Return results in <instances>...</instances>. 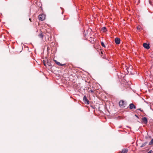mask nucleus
<instances>
[{
  "label": "nucleus",
  "instance_id": "nucleus-1",
  "mask_svg": "<svg viewBox=\"0 0 153 153\" xmlns=\"http://www.w3.org/2000/svg\"><path fill=\"white\" fill-rule=\"evenodd\" d=\"M119 105L121 108H124L125 107L126 104L124 101L121 100L119 102Z\"/></svg>",
  "mask_w": 153,
  "mask_h": 153
},
{
  "label": "nucleus",
  "instance_id": "nucleus-2",
  "mask_svg": "<svg viewBox=\"0 0 153 153\" xmlns=\"http://www.w3.org/2000/svg\"><path fill=\"white\" fill-rule=\"evenodd\" d=\"M38 18L39 20L42 21L45 19V16L44 14H41L39 15Z\"/></svg>",
  "mask_w": 153,
  "mask_h": 153
},
{
  "label": "nucleus",
  "instance_id": "nucleus-3",
  "mask_svg": "<svg viewBox=\"0 0 153 153\" xmlns=\"http://www.w3.org/2000/svg\"><path fill=\"white\" fill-rule=\"evenodd\" d=\"M83 101L85 104H86L87 105L89 104V102L88 100V99L87 98L86 96H85L83 98Z\"/></svg>",
  "mask_w": 153,
  "mask_h": 153
},
{
  "label": "nucleus",
  "instance_id": "nucleus-4",
  "mask_svg": "<svg viewBox=\"0 0 153 153\" xmlns=\"http://www.w3.org/2000/svg\"><path fill=\"white\" fill-rule=\"evenodd\" d=\"M142 123L145 124H146L148 123V120L147 118L146 117H144L142 119Z\"/></svg>",
  "mask_w": 153,
  "mask_h": 153
},
{
  "label": "nucleus",
  "instance_id": "nucleus-5",
  "mask_svg": "<svg viewBox=\"0 0 153 153\" xmlns=\"http://www.w3.org/2000/svg\"><path fill=\"white\" fill-rule=\"evenodd\" d=\"M54 61L55 62L56 64L59 66H64L65 65V64H61L59 62H58L56 60H54Z\"/></svg>",
  "mask_w": 153,
  "mask_h": 153
},
{
  "label": "nucleus",
  "instance_id": "nucleus-6",
  "mask_svg": "<svg viewBox=\"0 0 153 153\" xmlns=\"http://www.w3.org/2000/svg\"><path fill=\"white\" fill-rule=\"evenodd\" d=\"M143 46L144 47V48L147 49H148L150 48L149 45L146 43H143Z\"/></svg>",
  "mask_w": 153,
  "mask_h": 153
},
{
  "label": "nucleus",
  "instance_id": "nucleus-7",
  "mask_svg": "<svg viewBox=\"0 0 153 153\" xmlns=\"http://www.w3.org/2000/svg\"><path fill=\"white\" fill-rule=\"evenodd\" d=\"M115 43L117 44H119L120 43V40L119 38H117L115 39Z\"/></svg>",
  "mask_w": 153,
  "mask_h": 153
},
{
  "label": "nucleus",
  "instance_id": "nucleus-8",
  "mask_svg": "<svg viewBox=\"0 0 153 153\" xmlns=\"http://www.w3.org/2000/svg\"><path fill=\"white\" fill-rule=\"evenodd\" d=\"M129 108L131 109H133V108H135L136 107L135 105L133 104V103L130 104L129 105Z\"/></svg>",
  "mask_w": 153,
  "mask_h": 153
},
{
  "label": "nucleus",
  "instance_id": "nucleus-9",
  "mask_svg": "<svg viewBox=\"0 0 153 153\" xmlns=\"http://www.w3.org/2000/svg\"><path fill=\"white\" fill-rule=\"evenodd\" d=\"M102 31L103 32H105L106 31V28L105 27H103L102 28Z\"/></svg>",
  "mask_w": 153,
  "mask_h": 153
},
{
  "label": "nucleus",
  "instance_id": "nucleus-10",
  "mask_svg": "<svg viewBox=\"0 0 153 153\" xmlns=\"http://www.w3.org/2000/svg\"><path fill=\"white\" fill-rule=\"evenodd\" d=\"M152 144H153V139H152L151 141L149 143V145H151Z\"/></svg>",
  "mask_w": 153,
  "mask_h": 153
},
{
  "label": "nucleus",
  "instance_id": "nucleus-11",
  "mask_svg": "<svg viewBox=\"0 0 153 153\" xmlns=\"http://www.w3.org/2000/svg\"><path fill=\"white\" fill-rule=\"evenodd\" d=\"M39 36L40 38H42V39L43 38V35H42V33H41L40 34Z\"/></svg>",
  "mask_w": 153,
  "mask_h": 153
},
{
  "label": "nucleus",
  "instance_id": "nucleus-12",
  "mask_svg": "<svg viewBox=\"0 0 153 153\" xmlns=\"http://www.w3.org/2000/svg\"><path fill=\"white\" fill-rule=\"evenodd\" d=\"M101 45L102 46V47H104V48L105 47V45H104V43H103V42H101Z\"/></svg>",
  "mask_w": 153,
  "mask_h": 153
},
{
  "label": "nucleus",
  "instance_id": "nucleus-13",
  "mask_svg": "<svg viewBox=\"0 0 153 153\" xmlns=\"http://www.w3.org/2000/svg\"><path fill=\"white\" fill-rule=\"evenodd\" d=\"M47 64L49 66H50L51 65V63L50 62H47Z\"/></svg>",
  "mask_w": 153,
  "mask_h": 153
},
{
  "label": "nucleus",
  "instance_id": "nucleus-14",
  "mask_svg": "<svg viewBox=\"0 0 153 153\" xmlns=\"http://www.w3.org/2000/svg\"><path fill=\"white\" fill-rule=\"evenodd\" d=\"M140 26H138L137 27V28L138 30H140Z\"/></svg>",
  "mask_w": 153,
  "mask_h": 153
},
{
  "label": "nucleus",
  "instance_id": "nucleus-15",
  "mask_svg": "<svg viewBox=\"0 0 153 153\" xmlns=\"http://www.w3.org/2000/svg\"><path fill=\"white\" fill-rule=\"evenodd\" d=\"M152 152V151H149L147 153H151Z\"/></svg>",
  "mask_w": 153,
  "mask_h": 153
},
{
  "label": "nucleus",
  "instance_id": "nucleus-16",
  "mask_svg": "<svg viewBox=\"0 0 153 153\" xmlns=\"http://www.w3.org/2000/svg\"><path fill=\"white\" fill-rule=\"evenodd\" d=\"M43 62V63H44V65H45V66H46V64H45V63L44 62Z\"/></svg>",
  "mask_w": 153,
  "mask_h": 153
},
{
  "label": "nucleus",
  "instance_id": "nucleus-17",
  "mask_svg": "<svg viewBox=\"0 0 153 153\" xmlns=\"http://www.w3.org/2000/svg\"><path fill=\"white\" fill-rule=\"evenodd\" d=\"M29 20L30 21V22H31V19L30 18Z\"/></svg>",
  "mask_w": 153,
  "mask_h": 153
},
{
  "label": "nucleus",
  "instance_id": "nucleus-18",
  "mask_svg": "<svg viewBox=\"0 0 153 153\" xmlns=\"http://www.w3.org/2000/svg\"><path fill=\"white\" fill-rule=\"evenodd\" d=\"M101 53L102 54V51L101 52Z\"/></svg>",
  "mask_w": 153,
  "mask_h": 153
},
{
  "label": "nucleus",
  "instance_id": "nucleus-19",
  "mask_svg": "<svg viewBox=\"0 0 153 153\" xmlns=\"http://www.w3.org/2000/svg\"><path fill=\"white\" fill-rule=\"evenodd\" d=\"M91 91L92 92H93V91Z\"/></svg>",
  "mask_w": 153,
  "mask_h": 153
},
{
  "label": "nucleus",
  "instance_id": "nucleus-20",
  "mask_svg": "<svg viewBox=\"0 0 153 153\" xmlns=\"http://www.w3.org/2000/svg\"><path fill=\"white\" fill-rule=\"evenodd\" d=\"M139 110H141L140 109H138Z\"/></svg>",
  "mask_w": 153,
  "mask_h": 153
}]
</instances>
